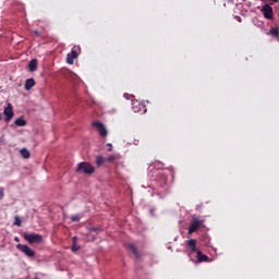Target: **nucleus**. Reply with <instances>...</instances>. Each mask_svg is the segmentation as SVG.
<instances>
[{
	"instance_id": "1",
	"label": "nucleus",
	"mask_w": 279,
	"mask_h": 279,
	"mask_svg": "<svg viewBox=\"0 0 279 279\" xmlns=\"http://www.w3.org/2000/svg\"><path fill=\"white\" fill-rule=\"evenodd\" d=\"M76 172L86 173L87 175H90L92 173H95V167H93L90 163L86 161H83L78 163Z\"/></svg>"
},
{
	"instance_id": "2",
	"label": "nucleus",
	"mask_w": 279,
	"mask_h": 279,
	"mask_svg": "<svg viewBox=\"0 0 279 279\" xmlns=\"http://www.w3.org/2000/svg\"><path fill=\"white\" fill-rule=\"evenodd\" d=\"M204 219H199L197 217H193L190 228H189V234H193L194 232H197V230H199V228H204Z\"/></svg>"
},
{
	"instance_id": "3",
	"label": "nucleus",
	"mask_w": 279,
	"mask_h": 279,
	"mask_svg": "<svg viewBox=\"0 0 279 279\" xmlns=\"http://www.w3.org/2000/svg\"><path fill=\"white\" fill-rule=\"evenodd\" d=\"M23 239L31 245H34V243H43V235L38 233H24Z\"/></svg>"
},
{
	"instance_id": "4",
	"label": "nucleus",
	"mask_w": 279,
	"mask_h": 279,
	"mask_svg": "<svg viewBox=\"0 0 279 279\" xmlns=\"http://www.w3.org/2000/svg\"><path fill=\"white\" fill-rule=\"evenodd\" d=\"M16 250L22 252V254H25L28 258H34L36 256V251L25 244H16Z\"/></svg>"
},
{
	"instance_id": "5",
	"label": "nucleus",
	"mask_w": 279,
	"mask_h": 279,
	"mask_svg": "<svg viewBox=\"0 0 279 279\" xmlns=\"http://www.w3.org/2000/svg\"><path fill=\"white\" fill-rule=\"evenodd\" d=\"M132 110L133 112H140L141 114H145V112H147V107L145 106V104L138 100H133Z\"/></svg>"
},
{
	"instance_id": "6",
	"label": "nucleus",
	"mask_w": 279,
	"mask_h": 279,
	"mask_svg": "<svg viewBox=\"0 0 279 279\" xmlns=\"http://www.w3.org/2000/svg\"><path fill=\"white\" fill-rule=\"evenodd\" d=\"M262 12L264 14V17L267 19L268 21L274 20V8H271V4H264L262 7Z\"/></svg>"
},
{
	"instance_id": "7",
	"label": "nucleus",
	"mask_w": 279,
	"mask_h": 279,
	"mask_svg": "<svg viewBox=\"0 0 279 279\" xmlns=\"http://www.w3.org/2000/svg\"><path fill=\"white\" fill-rule=\"evenodd\" d=\"M80 56V52H77V48H72L71 52L66 54V62L68 64H73L75 60H77V57Z\"/></svg>"
},
{
	"instance_id": "8",
	"label": "nucleus",
	"mask_w": 279,
	"mask_h": 279,
	"mask_svg": "<svg viewBox=\"0 0 279 279\" xmlns=\"http://www.w3.org/2000/svg\"><path fill=\"white\" fill-rule=\"evenodd\" d=\"M93 126L96 128L97 132L102 136V138H106V136H108V130H106V126H104V123L94 122Z\"/></svg>"
},
{
	"instance_id": "9",
	"label": "nucleus",
	"mask_w": 279,
	"mask_h": 279,
	"mask_svg": "<svg viewBox=\"0 0 279 279\" xmlns=\"http://www.w3.org/2000/svg\"><path fill=\"white\" fill-rule=\"evenodd\" d=\"M3 114L5 116L7 123L12 121V118L14 117V109L12 107V104H9L3 111Z\"/></svg>"
},
{
	"instance_id": "10",
	"label": "nucleus",
	"mask_w": 279,
	"mask_h": 279,
	"mask_svg": "<svg viewBox=\"0 0 279 279\" xmlns=\"http://www.w3.org/2000/svg\"><path fill=\"white\" fill-rule=\"evenodd\" d=\"M196 258L198 263H208L209 257L202 253V251H196Z\"/></svg>"
},
{
	"instance_id": "11",
	"label": "nucleus",
	"mask_w": 279,
	"mask_h": 279,
	"mask_svg": "<svg viewBox=\"0 0 279 279\" xmlns=\"http://www.w3.org/2000/svg\"><path fill=\"white\" fill-rule=\"evenodd\" d=\"M36 86V81L34 78H28L25 81L24 88L25 90H32Z\"/></svg>"
},
{
	"instance_id": "12",
	"label": "nucleus",
	"mask_w": 279,
	"mask_h": 279,
	"mask_svg": "<svg viewBox=\"0 0 279 279\" xmlns=\"http://www.w3.org/2000/svg\"><path fill=\"white\" fill-rule=\"evenodd\" d=\"M38 69V60L33 59L29 61L28 63V70L34 73V71H36Z\"/></svg>"
},
{
	"instance_id": "13",
	"label": "nucleus",
	"mask_w": 279,
	"mask_h": 279,
	"mask_svg": "<svg viewBox=\"0 0 279 279\" xmlns=\"http://www.w3.org/2000/svg\"><path fill=\"white\" fill-rule=\"evenodd\" d=\"M187 246L190 247L191 252H197V241L190 239L187 241Z\"/></svg>"
},
{
	"instance_id": "14",
	"label": "nucleus",
	"mask_w": 279,
	"mask_h": 279,
	"mask_svg": "<svg viewBox=\"0 0 279 279\" xmlns=\"http://www.w3.org/2000/svg\"><path fill=\"white\" fill-rule=\"evenodd\" d=\"M129 250L132 251L134 254L135 258H141V253H138V248H136V245L134 244H128Z\"/></svg>"
},
{
	"instance_id": "15",
	"label": "nucleus",
	"mask_w": 279,
	"mask_h": 279,
	"mask_svg": "<svg viewBox=\"0 0 279 279\" xmlns=\"http://www.w3.org/2000/svg\"><path fill=\"white\" fill-rule=\"evenodd\" d=\"M15 125H17V128H25V125H27V121L23 118H17L15 120Z\"/></svg>"
},
{
	"instance_id": "16",
	"label": "nucleus",
	"mask_w": 279,
	"mask_h": 279,
	"mask_svg": "<svg viewBox=\"0 0 279 279\" xmlns=\"http://www.w3.org/2000/svg\"><path fill=\"white\" fill-rule=\"evenodd\" d=\"M20 154H21L22 158H25V159H27V158H29V156H32V154L29 153V150H27V148H22L20 150Z\"/></svg>"
},
{
	"instance_id": "17",
	"label": "nucleus",
	"mask_w": 279,
	"mask_h": 279,
	"mask_svg": "<svg viewBox=\"0 0 279 279\" xmlns=\"http://www.w3.org/2000/svg\"><path fill=\"white\" fill-rule=\"evenodd\" d=\"M104 162H107V159L104 156H97L96 157L97 167H101V165H104Z\"/></svg>"
},
{
	"instance_id": "18",
	"label": "nucleus",
	"mask_w": 279,
	"mask_h": 279,
	"mask_svg": "<svg viewBox=\"0 0 279 279\" xmlns=\"http://www.w3.org/2000/svg\"><path fill=\"white\" fill-rule=\"evenodd\" d=\"M76 236L73 238V245H72V252H78L80 250V245H77V242L76 241Z\"/></svg>"
},
{
	"instance_id": "19",
	"label": "nucleus",
	"mask_w": 279,
	"mask_h": 279,
	"mask_svg": "<svg viewBox=\"0 0 279 279\" xmlns=\"http://www.w3.org/2000/svg\"><path fill=\"white\" fill-rule=\"evenodd\" d=\"M107 162H114V160H119V156L117 155H110L106 158Z\"/></svg>"
},
{
	"instance_id": "20",
	"label": "nucleus",
	"mask_w": 279,
	"mask_h": 279,
	"mask_svg": "<svg viewBox=\"0 0 279 279\" xmlns=\"http://www.w3.org/2000/svg\"><path fill=\"white\" fill-rule=\"evenodd\" d=\"M14 226H17V228H21V226H22V221L19 216H15V218H14Z\"/></svg>"
},
{
	"instance_id": "21",
	"label": "nucleus",
	"mask_w": 279,
	"mask_h": 279,
	"mask_svg": "<svg viewBox=\"0 0 279 279\" xmlns=\"http://www.w3.org/2000/svg\"><path fill=\"white\" fill-rule=\"evenodd\" d=\"M269 32H270V34H272V36L278 37L279 32L277 31V28H271Z\"/></svg>"
},
{
	"instance_id": "22",
	"label": "nucleus",
	"mask_w": 279,
	"mask_h": 279,
	"mask_svg": "<svg viewBox=\"0 0 279 279\" xmlns=\"http://www.w3.org/2000/svg\"><path fill=\"white\" fill-rule=\"evenodd\" d=\"M71 221H80V215H73Z\"/></svg>"
},
{
	"instance_id": "23",
	"label": "nucleus",
	"mask_w": 279,
	"mask_h": 279,
	"mask_svg": "<svg viewBox=\"0 0 279 279\" xmlns=\"http://www.w3.org/2000/svg\"><path fill=\"white\" fill-rule=\"evenodd\" d=\"M5 193H4V190L3 187H0V199H3Z\"/></svg>"
},
{
	"instance_id": "24",
	"label": "nucleus",
	"mask_w": 279,
	"mask_h": 279,
	"mask_svg": "<svg viewBox=\"0 0 279 279\" xmlns=\"http://www.w3.org/2000/svg\"><path fill=\"white\" fill-rule=\"evenodd\" d=\"M238 23H243V19L241 16H235Z\"/></svg>"
},
{
	"instance_id": "25",
	"label": "nucleus",
	"mask_w": 279,
	"mask_h": 279,
	"mask_svg": "<svg viewBox=\"0 0 279 279\" xmlns=\"http://www.w3.org/2000/svg\"><path fill=\"white\" fill-rule=\"evenodd\" d=\"M89 230H90L92 232H99V229H97V228H95V227H92Z\"/></svg>"
},
{
	"instance_id": "26",
	"label": "nucleus",
	"mask_w": 279,
	"mask_h": 279,
	"mask_svg": "<svg viewBox=\"0 0 279 279\" xmlns=\"http://www.w3.org/2000/svg\"><path fill=\"white\" fill-rule=\"evenodd\" d=\"M269 5H274V3H278V0H269Z\"/></svg>"
},
{
	"instance_id": "27",
	"label": "nucleus",
	"mask_w": 279,
	"mask_h": 279,
	"mask_svg": "<svg viewBox=\"0 0 279 279\" xmlns=\"http://www.w3.org/2000/svg\"><path fill=\"white\" fill-rule=\"evenodd\" d=\"M108 145V151H112V144H107Z\"/></svg>"
},
{
	"instance_id": "28",
	"label": "nucleus",
	"mask_w": 279,
	"mask_h": 279,
	"mask_svg": "<svg viewBox=\"0 0 279 279\" xmlns=\"http://www.w3.org/2000/svg\"><path fill=\"white\" fill-rule=\"evenodd\" d=\"M125 99H130V94H124Z\"/></svg>"
},
{
	"instance_id": "29",
	"label": "nucleus",
	"mask_w": 279,
	"mask_h": 279,
	"mask_svg": "<svg viewBox=\"0 0 279 279\" xmlns=\"http://www.w3.org/2000/svg\"><path fill=\"white\" fill-rule=\"evenodd\" d=\"M14 241H15L16 243H19V241H21V240L19 239V236H15V238H14Z\"/></svg>"
},
{
	"instance_id": "30",
	"label": "nucleus",
	"mask_w": 279,
	"mask_h": 279,
	"mask_svg": "<svg viewBox=\"0 0 279 279\" xmlns=\"http://www.w3.org/2000/svg\"><path fill=\"white\" fill-rule=\"evenodd\" d=\"M34 34H36V36H40V33H38V31H34Z\"/></svg>"
},
{
	"instance_id": "31",
	"label": "nucleus",
	"mask_w": 279,
	"mask_h": 279,
	"mask_svg": "<svg viewBox=\"0 0 279 279\" xmlns=\"http://www.w3.org/2000/svg\"><path fill=\"white\" fill-rule=\"evenodd\" d=\"M1 119H3V114L0 112V121H1Z\"/></svg>"
},
{
	"instance_id": "32",
	"label": "nucleus",
	"mask_w": 279,
	"mask_h": 279,
	"mask_svg": "<svg viewBox=\"0 0 279 279\" xmlns=\"http://www.w3.org/2000/svg\"><path fill=\"white\" fill-rule=\"evenodd\" d=\"M34 279H38V277H35Z\"/></svg>"
}]
</instances>
